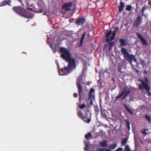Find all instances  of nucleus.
Here are the masks:
<instances>
[{
  "mask_svg": "<svg viewBox=\"0 0 151 151\" xmlns=\"http://www.w3.org/2000/svg\"><path fill=\"white\" fill-rule=\"evenodd\" d=\"M113 43H110V45H109V48H110V49H111L112 47H113Z\"/></svg>",
  "mask_w": 151,
  "mask_h": 151,
  "instance_id": "c756f323",
  "label": "nucleus"
},
{
  "mask_svg": "<svg viewBox=\"0 0 151 151\" xmlns=\"http://www.w3.org/2000/svg\"><path fill=\"white\" fill-rule=\"evenodd\" d=\"M132 98L130 97V100L132 99Z\"/></svg>",
  "mask_w": 151,
  "mask_h": 151,
  "instance_id": "4c0bfd02",
  "label": "nucleus"
},
{
  "mask_svg": "<svg viewBox=\"0 0 151 151\" xmlns=\"http://www.w3.org/2000/svg\"><path fill=\"white\" fill-rule=\"evenodd\" d=\"M127 138H125V139H123L121 145H124L127 142Z\"/></svg>",
  "mask_w": 151,
  "mask_h": 151,
  "instance_id": "aec40b11",
  "label": "nucleus"
},
{
  "mask_svg": "<svg viewBox=\"0 0 151 151\" xmlns=\"http://www.w3.org/2000/svg\"><path fill=\"white\" fill-rule=\"evenodd\" d=\"M60 51L61 53V56L64 60L69 62L68 67H65L64 69L59 71V75L63 76L68 74L71 70L75 69L76 62L75 59L70 56L69 52L66 49L61 48L60 49Z\"/></svg>",
  "mask_w": 151,
  "mask_h": 151,
  "instance_id": "f257e3e1",
  "label": "nucleus"
},
{
  "mask_svg": "<svg viewBox=\"0 0 151 151\" xmlns=\"http://www.w3.org/2000/svg\"><path fill=\"white\" fill-rule=\"evenodd\" d=\"M87 113H89V111H87Z\"/></svg>",
  "mask_w": 151,
  "mask_h": 151,
  "instance_id": "58836bf2",
  "label": "nucleus"
},
{
  "mask_svg": "<svg viewBox=\"0 0 151 151\" xmlns=\"http://www.w3.org/2000/svg\"><path fill=\"white\" fill-rule=\"evenodd\" d=\"M55 63H56L57 65V66H58V68H59V64L58 63V61L57 60H56L55 61Z\"/></svg>",
  "mask_w": 151,
  "mask_h": 151,
  "instance_id": "2f4dec72",
  "label": "nucleus"
},
{
  "mask_svg": "<svg viewBox=\"0 0 151 151\" xmlns=\"http://www.w3.org/2000/svg\"><path fill=\"white\" fill-rule=\"evenodd\" d=\"M132 7L130 5H128L126 8V10L127 11H130L131 10Z\"/></svg>",
  "mask_w": 151,
  "mask_h": 151,
  "instance_id": "cd10ccee",
  "label": "nucleus"
},
{
  "mask_svg": "<svg viewBox=\"0 0 151 151\" xmlns=\"http://www.w3.org/2000/svg\"><path fill=\"white\" fill-rule=\"evenodd\" d=\"M85 106V105L84 104H78V107L79 108L82 109Z\"/></svg>",
  "mask_w": 151,
  "mask_h": 151,
  "instance_id": "b1692460",
  "label": "nucleus"
},
{
  "mask_svg": "<svg viewBox=\"0 0 151 151\" xmlns=\"http://www.w3.org/2000/svg\"><path fill=\"white\" fill-rule=\"evenodd\" d=\"M85 33H84L82 36V37L81 39L80 42V43L79 44V45L80 46H81L82 45L83 39L85 37Z\"/></svg>",
  "mask_w": 151,
  "mask_h": 151,
  "instance_id": "6ab92c4d",
  "label": "nucleus"
},
{
  "mask_svg": "<svg viewBox=\"0 0 151 151\" xmlns=\"http://www.w3.org/2000/svg\"><path fill=\"white\" fill-rule=\"evenodd\" d=\"M121 51L124 54L125 59L129 61L131 64L132 60H133L135 62H136L137 60L135 58L134 56L133 55L129 54L125 49L124 48H122L121 49Z\"/></svg>",
  "mask_w": 151,
  "mask_h": 151,
  "instance_id": "20e7f679",
  "label": "nucleus"
},
{
  "mask_svg": "<svg viewBox=\"0 0 151 151\" xmlns=\"http://www.w3.org/2000/svg\"><path fill=\"white\" fill-rule=\"evenodd\" d=\"M79 100H80V101L81 100V97H80V96H79Z\"/></svg>",
  "mask_w": 151,
  "mask_h": 151,
  "instance_id": "c9c22d12",
  "label": "nucleus"
},
{
  "mask_svg": "<svg viewBox=\"0 0 151 151\" xmlns=\"http://www.w3.org/2000/svg\"><path fill=\"white\" fill-rule=\"evenodd\" d=\"M100 145L102 147H106L107 145L106 141L105 140H103L100 142Z\"/></svg>",
  "mask_w": 151,
  "mask_h": 151,
  "instance_id": "2eb2a0df",
  "label": "nucleus"
},
{
  "mask_svg": "<svg viewBox=\"0 0 151 151\" xmlns=\"http://www.w3.org/2000/svg\"><path fill=\"white\" fill-rule=\"evenodd\" d=\"M145 118L149 122L150 121V119L149 116L147 115H146L145 116Z\"/></svg>",
  "mask_w": 151,
  "mask_h": 151,
  "instance_id": "c85d7f7f",
  "label": "nucleus"
},
{
  "mask_svg": "<svg viewBox=\"0 0 151 151\" xmlns=\"http://www.w3.org/2000/svg\"><path fill=\"white\" fill-rule=\"evenodd\" d=\"M94 90L92 88L91 89L89 92V99L88 100L87 103L88 102V101H90V104L91 105L93 104V100L94 99Z\"/></svg>",
  "mask_w": 151,
  "mask_h": 151,
  "instance_id": "6e6552de",
  "label": "nucleus"
},
{
  "mask_svg": "<svg viewBox=\"0 0 151 151\" xmlns=\"http://www.w3.org/2000/svg\"><path fill=\"white\" fill-rule=\"evenodd\" d=\"M19 1H20V0H18Z\"/></svg>",
  "mask_w": 151,
  "mask_h": 151,
  "instance_id": "a19ab883",
  "label": "nucleus"
},
{
  "mask_svg": "<svg viewBox=\"0 0 151 151\" xmlns=\"http://www.w3.org/2000/svg\"><path fill=\"white\" fill-rule=\"evenodd\" d=\"M145 9V7H143L142 9V14H143V12L144 11Z\"/></svg>",
  "mask_w": 151,
  "mask_h": 151,
  "instance_id": "473e14b6",
  "label": "nucleus"
},
{
  "mask_svg": "<svg viewBox=\"0 0 151 151\" xmlns=\"http://www.w3.org/2000/svg\"><path fill=\"white\" fill-rule=\"evenodd\" d=\"M148 131V129H143V131H142L141 132L144 134L146 135L148 133V132L147 131Z\"/></svg>",
  "mask_w": 151,
  "mask_h": 151,
  "instance_id": "4be33fe9",
  "label": "nucleus"
},
{
  "mask_svg": "<svg viewBox=\"0 0 151 151\" xmlns=\"http://www.w3.org/2000/svg\"><path fill=\"white\" fill-rule=\"evenodd\" d=\"M85 20L84 18H80L78 20L75 22V23L78 25H82L85 22Z\"/></svg>",
  "mask_w": 151,
  "mask_h": 151,
  "instance_id": "f8f14e48",
  "label": "nucleus"
},
{
  "mask_svg": "<svg viewBox=\"0 0 151 151\" xmlns=\"http://www.w3.org/2000/svg\"><path fill=\"white\" fill-rule=\"evenodd\" d=\"M125 151H130V149L129 148V146L128 145H126L125 146Z\"/></svg>",
  "mask_w": 151,
  "mask_h": 151,
  "instance_id": "bb28decb",
  "label": "nucleus"
},
{
  "mask_svg": "<svg viewBox=\"0 0 151 151\" xmlns=\"http://www.w3.org/2000/svg\"><path fill=\"white\" fill-rule=\"evenodd\" d=\"M55 52V51H53V52Z\"/></svg>",
  "mask_w": 151,
  "mask_h": 151,
  "instance_id": "ea45409f",
  "label": "nucleus"
},
{
  "mask_svg": "<svg viewBox=\"0 0 151 151\" xmlns=\"http://www.w3.org/2000/svg\"><path fill=\"white\" fill-rule=\"evenodd\" d=\"M74 97H77V94L76 93H75L74 94Z\"/></svg>",
  "mask_w": 151,
  "mask_h": 151,
  "instance_id": "72a5a7b5",
  "label": "nucleus"
},
{
  "mask_svg": "<svg viewBox=\"0 0 151 151\" xmlns=\"http://www.w3.org/2000/svg\"><path fill=\"white\" fill-rule=\"evenodd\" d=\"M84 141L85 142V143L86 145V147L84 148V149L85 150H86L88 148L89 144L87 143L86 142H85V141Z\"/></svg>",
  "mask_w": 151,
  "mask_h": 151,
  "instance_id": "a878e982",
  "label": "nucleus"
},
{
  "mask_svg": "<svg viewBox=\"0 0 151 151\" xmlns=\"http://www.w3.org/2000/svg\"><path fill=\"white\" fill-rule=\"evenodd\" d=\"M129 93V90L127 87L125 88L124 91L121 93H119L116 98V99L122 97V99H123L127 97Z\"/></svg>",
  "mask_w": 151,
  "mask_h": 151,
  "instance_id": "423d86ee",
  "label": "nucleus"
},
{
  "mask_svg": "<svg viewBox=\"0 0 151 151\" xmlns=\"http://www.w3.org/2000/svg\"><path fill=\"white\" fill-rule=\"evenodd\" d=\"M14 10L19 14L26 17L30 18L32 17V15L29 12H26L24 9L20 7H14Z\"/></svg>",
  "mask_w": 151,
  "mask_h": 151,
  "instance_id": "7ed1b4c3",
  "label": "nucleus"
},
{
  "mask_svg": "<svg viewBox=\"0 0 151 151\" xmlns=\"http://www.w3.org/2000/svg\"><path fill=\"white\" fill-rule=\"evenodd\" d=\"M91 133H88L87 134H86L85 136V138L86 139H88V138L90 137L91 136Z\"/></svg>",
  "mask_w": 151,
  "mask_h": 151,
  "instance_id": "393cba45",
  "label": "nucleus"
},
{
  "mask_svg": "<svg viewBox=\"0 0 151 151\" xmlns=\"http://www.w3.org/2000/svg\"><path fill=\"white\" fill-rule=\"evenodd\" d=\"M86 70V67L84 66L83 70V73L82 74L81 76L78 78L77 80L76 83L78 89V93L79 95H80L81 92V90L82 89V87L81 85V83L82 82V77L83 76V77H84L83 73Z\"/></svg>",
  "mask_w": 151,
  "mask_h": 151,
  "instance_id": "39448f33",
  "label": "nucleus"
},
{
  "mask_svg": "<svg viewBox=\"0 0 151 151\" xmlns=\"http://www.w3.org/2000/svg\"><path fill=\"white\" fill-rule=\"evenodd\" d=\"M124 106L126 108V109L132 115V112L131 111V110H130L129 109V108H128V107L126 106V105L125 104H124Z\"/></svg>",
  "mask_w": 151,
  "mask_h": 151,
  "instance_id": "5701e85b",
  "label": "nucleus"
},
{
  "mask_svg": "<svg viewBox=\"0 0 151 151\" xmlns=\"http://www.w3.org/2000/svg\"><path fill=\"white\" fill-rule=\"evenodd\" d=\"M148 80L146 78L145 79V82L141 80L138 81L137 83L140 89H145L147 90L148 92V94L151 96V94L149 92V88L148 85Z\"/></svg>",
  "mask_w": 151,
  "mask_h": 151,
  "instance_id": "f03ea898",
  "label": "nucleus"
},
{
  "mask_svg": "<svg viewBox=\"0 0 151 151\" xmlns=\"http://www.w3.org/2000/svg\"><path fill=\"white\" fill-rule=\"evenodd\" d=\"M49 44L50 45V47H52V45H51V44H50V43H49Z\"/></svg>",
  "mask_w": 151,
  "mask_h": 151,
  "instance_id": "e433bc0d",
  "label": "nucleus"
},
{
  "mask_svg": "<svg viewBox=\"0 0 151 151\" xmlns=\"http://www.w3.org/2000/svg\"><path fill=\"white\" fill-rule=\"evenodd\" d=\"M77 114L78 116L80 117H81L83 121H84V122H86L88 123H89L91 121L90 119L87 118L86 117H83L80 111L79 110L78 111V112L77 113Z\"/></svg>",
  "mask_w": 151,
  "mask_h": 151,
  "instance_id": "1a4fd4ad",
  "label": "nucleus"
},
{
  "mask_svg": "<svg viewBox=\"0 0 151 151\" xmlns=\"http://www.w3.org/2000/svg\"><path fill=\"white\" fill-rule=\"evenodd\" d=\"M127 126L129 129H130V126H129V123L128 121L127 122Z\"/></svg>",
  "mask_w": 151,
  "mask_h": 151,
  "instance_id": "7c9ffc66",
  "label": "nucleus"
},
{
  "mask_svg": "<svg viewBox=\"0 0 151 151\" xmlns=\"http://www.w3.org/2000/svg\"><path fill=\"white\" fill-rule=\"evenodd\" d=\"M116 146V143L110 145L109 146V148L111 149V150L114 149Z\"/></svg>",
  "mask_w": 151,
  "mask_h": 151,
  "instance_id": "a211bd4d",
  "label": "nucleus"
},
{
  "mask_svg": "<svg viewBox=\"0 0 151 151\" xmlns=\"http://www.w3.org/2000/svg\"><path fill=\"white\" fill-rule=\"evenodd\" d=\"M72 4L71 2H69L65 4L63 6V9L66 10H69L70 9V7L71 6Z\"/></svg>",
  "mask_w": 151,
  "mask_h": 151,
  "instance_id": "9d476101",
  "label": "nucleus"
},
{
  "mask_svg": "<svg viewBox=\"0 0 151 151\" xmlns=\"http://www.w3.org/2000/svg\"><path fill=\"white\" fill-rule=\"evenodd\" d=\"M137 35L141 40L142 43L144 45H146L147 44L146 42V41L144 39V38L142 37L141 35L138 33H137Z\"/></svg>",
  "mask_w": 151,
  "mask_h": 151,
  "instance_id": "4468645a",
  "label": "nucleus"
},
{
  "mask_svg": "<svg viewBox=\"0 0 151 151\" xmlns=\"http://www.w3.org/2000/svg\"><path fill=\"white\" fill-rule=\"evenodd\" d=\"M118 29V28L117 27L116 29L113 31L111 34V31H109L106 35V37L107 38L106 39V41L108 42L109 41H111L113 40L115 36V34H116V31Z\"/></svg>",
  "mask_w": 151,
  "mask_h": 151,
  "instance_id": "0eeeda50",
  "label": "nucleus"
},
{
  "mask_svg": "<svg viewBox=\"0 0 151 151\" xmlns=\"http://www.w3.org/2000/svg\"><path fill=\"white\" fill-rule=\"evenodd\" d=\"M120 42L121 45L122 46H124L127 43V41L124 39H121Z\"/></svg>",
  "mask_w": 151,
  "mask_h": 151,
  "instance_id": "f3484780",
  "label": "nucleus"
},
{
  "mask_svg": "<svg viewBox=\"0 0 151 151\" xmlns=\"http://www.w3.org/2000/svg\"><path fill=\"white\" fill-rule=\"evenodd\" d=\"M118 70L119 72H121V68H118Z\"/></svg>",
  "mask_w": 151,
  "mask_h": 151,
  "instance_id": "f704fd0d",
  "label": "nucleus"
},
{
  "mask_svg": "<svg viewBox=\"0 0 151 151\" xmlns=\"http://www.w3.org/2000/svg\"><path fill=\"white\" fill-rule=\"evenodd\" d=\"M11 2L10 0H6L2 2L0 4V6H3L7 4L10 5V3Z\"/></svg>",
  "mask_w": 151,
  "mask_h": 151,
  "instance_id": "ddd939ff",
  "label": "nucleus"
},
{
  "mask_svg": "<svg viewBox=\"0 0 151 151\" xmlns=\"http://www.w3.org/2000/svg\"><path fill=\"white\" fill-rule=\"evenodd\" d=\"M97 150L99 151H111V150L106 148H101L98 149Z\"/></svg>",
  "mask_w": 151,
  "mask_h": 151,
  "instance_id": "412c9836",
  "label": "nucleus"
},
{
  "mask_svg": "<svg viewBox=\"0 0 151 151\" xmlns=\"http://www.w3.org/2000/svg\"><path fill=\"white\" fill-rule=\"evenodd\" d=\"M124 6V3L122 1L119 4V12H121L123 10Z\"/></svg>",
  "mask_w": 151,
  "mask_h": 151,
  "instance_id": "dca6fc26",
  "label": "nucleus"
},
{
  "mask_svg": "<svg viewBox=\"0 0 151 151\" xmlns=\"http://www.w3.org/2000/svg\"><path fill=\"white\" fill-rule=\"evenodd\" d=\"M141 20L142 18L140 16H138L134 23V25L136 27L138 26L141 24Z\"/></svg>",
  "mask_w": 151,
  "mask_h": 151,
  "instance_id": "9b49d317",
  "label": "nucleus"
}]
</instances>
